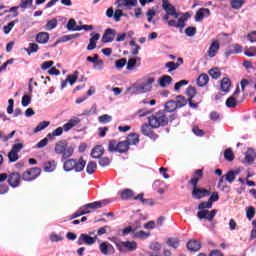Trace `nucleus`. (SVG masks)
Returning <instances> with one entry per match:
<instances>
[{
  "label": "nucleus",
  "instance_id": "dca6fc26",
  "mask_svg": "<svg viewBox=\"0 0 256 256\" xmlns=\"http://www.w3.org/2000/svg\"><path fill=\"white\" fill-rule=\"evenodd\" d=\"M21 183V175L17 172H13L8 176V184L10 187H19Z\"/></svg>",
  "mask_w": 256,
  "mask_h": 256
},
{
  "label": "nucleus",
  "instance_id": "6e6d98bb",
  "mask_svg": "<svg viewBox=\"0 0 256 256\" xmlns=\"http://www.w3.org/2000/svg\"><path fill=\"white\" fill-rule=\"evenodd\" d=\"M141 133L149 137V135H151V126L148 124H143L141 126Z\"/></svg>",
  "mask_w": 256,
  "mask_h": 256
},
{
  "label": "nucleus",
  "instance_id": "412c9836",
  "mask_svg": "<svg viewBox=\"0 0 256 256\" xmlns=\"http://www.w3.org/2000/svg\"><path fill=\"white\" fill-rule=\"evenodd\" d=\"M187 249L189 251L197 252L201 249V242L199 240L192 239L187 243Z\"/></svg>",
  "mask_w": 256,
  "mask_h": 256
},
{
  "label": "nucleus",
  "instance_id": "5fc2aeb1",
  "mask_svg": "<svg viewBox=\"0 0 256 256\" xmlns=\"http://www.w3.org/2000/svg\"><path fill=\"white\" fill-rule=\"evenodd\" d=\"M167 245L173 247V249H177L179 247V239L177 238H170L167 240Z\"/></svg>",
  "mask_w": 256,
  "mask_h": 256
},
{
  "label": "nucleus",
  "instance_id": "aec40b11",
  "mask_svg": "<svg viewBox=\"0 0 256 256\" xmlns=\"http://www.w3.org/2000/svg\"><path fill=\"white\" fill-rule=\"evenodd\" d=\"M113 39H115V30L108 28L106 29L103 37L102 42L103 43H112Z\"/></svg>",
  "mask_w": 256,
  "mask_h": 256
},
{
  "label": "nucleus",
  "instance_id": "4c0bfd02",
  "mask_svg": "<svg viewBox=\"0 0 256 256\" xmlns=\"http://www.w3.org/2000/svg\"><path fill=\"white\" fill-rule=\"evenodd\" d=\"M96 169H97V163L90 161L86 167V173H88V175H93Z\"/></svg>",
  "mask_w": 256,
  "mask_h": 256
},
{
  "label": "nucleus",
  "instance_id": "13d9d810",
  "mask_svg": "<svg viewBox=\"0 0 256 256\" xmlns=\"http://www.w3.org/2000/svg\"><path fill=\"white\" fill-rule=\"evenodd\" d=\"M134 201H137L139 199V201H141V203H143V205H149V203H151L150 199H144L143 198V193L138 194L136 197H133Z\"/></svg>",
  "mask_w": 256,
  "mask_h": 256
},
{
  "label": "nucleus",
  "instance_id": "39448f33",
  "mask_svg": "<svg viewBox=\"0 0 256 256\" xmlns=\"http://www.w3.org/2000/svg\"><path fill=\"white\" fill-rule=\"evenodd\" d=\"M55 153L62 155V159H69L73 155V147L68 146L67 140H61L55 144Z\"/></svg>",
  "mask_w": 256,
  "mask_h": 256
},
{
  "label": "nucleus",
  "instance_id": "72a5a7b5",
  "mask_svg": "<svg viewBox=\"0 0 256 256\" xmlns=\"http://www.w3.org/2000/svg\"><path fill=\"white\" fill-rule=\"evenodd\" d=\"M231 87V80L229 78H223L221 81V91L227 93Z\"/></svg>",
  "mask_w": 256,
  "mask_h": 256
},
{
  "label": "nucleus",
  "instance_id": "4468645a",
  "mask_svg": "<svg viewBox=\"0 0 256 256\" xmlns=\"http://www.w3.org/2000/svg\"><path fill=\"white\" fill-rule=\"evenodd\" d=\"M99 249L102 255H113V253H115V248L109 242H102L99 245Z\"/></svg>",
  "mask_w": 256,
  "mask_h": 256
},
{
  "label": "nucleus",
  "instance_id": "ddd939ff",
  "mask_svg": "<svg viewBox=\"0 0 256 256\" xmlns=\"http://www.w3.org/2000/svg\"><path fill=\"white\" fill-rule=\"evenodd\" d=\"M162 8L164 9V11H166V13H168V15L174 17V19L179 18L177 10H175V7L171 3H169V0H162Z\"/></svg>",
  "mask_w": 256,
  "mask_h": 256
},
{
  "label": "nucleus",
  "instance_id": "69168bd1",
  "mask_svg": "<svg viewBox=\"0 0 256 256\" xmlns=\"http://www.w3.org/2000/svg\"><path fill=\"white\" fill-rule=\"evenodd\" d=\"M187 37H193L197 33V28L195 27H188L185 30Z\"/></svg>",
  "mask_w": 256,
  "mask_h": 256
},
{
  "label": "nucleus",
  "instance_id": "bb28decb",
  "mask_svg": "<svg viewBox=\"0 0 256 256\" xmlns=\"http://www.w3.org/2000/svg\"><path fill=\"white\" fill-rule=\"evenodd\" d=\"M239 173H241V170L236 169V170H231L229 172H227V174L225 175V179L228 183H233V181H235V177L237 175H239Z\"/></svg>",
  "mask_w": 256,
  "mask_h": 256
},
{
  "label": "nucleus",
  "instance_id": "58836bf2",
  "mask_svg": "<svg viewBox=\"0 0 256 256\" xmlns=\"http://www.w3.org/2000/svg\"><path fill=\"white\" fill-rule=\"evenodd\" d=\"M129 151V143L127 141L119 142L118 143V153H126Z\"/></svg>",
  "mask_w": 256,
  "mask_h": 256
},
{
  "label": "nucleus",
  "instance_id": "f257e3e1",
  "mask_svg": "<svg viewBox=\"0 0 256 256\" xmlns=\"http://www.w3.org/2000/svg\"><path fill=\"white\" fill-rule=\"evenodd\" d=\"M201 179H203V170H195L194 176L190 180V185L194 187L192 190V197L194 199H203V197H209V195H211L209 190L197 187V183H199Z\"/></svg>",
  "mask_w": 256,
  "mask_h": 256
},
{
  "label": "nucleus",
  "instance_id": "cd10ccee",
  "mask_svg": "<svg viewBox=\"0 0 256 256\" xmlns=\"http://www.w3.org/2000/svg\"><path fill=\"white\" fill-rule=\"evenodd\" d=\"M256 153L253 148H249L245 153V161L246 163H253L255 161Z\"/></svg>",
  "mask_w": 256,
  "mask_h": 256
},
{
  "label": "nucleus",
  "instance_id": "a211bd4d",
  "mask_svg": "<svg viewBox=\"0 0 256 256\" xmlns=\"http://www.w3.org/2000/svg\"><path fill=\"white\" fill-rule=\"evenodd\" d=\"M90 35L92 37L89 40V44L87 46V51H93V49H96L97 41H99V39H101V34H99V33H96V34L91 33Z\"/></svg>",
  "mask_w": 256,
  "mask_h": 256
},
{
  "label": "nucleus",
  "instance_id": "052dcab7",
  "mask_svg": "<svg viewBox=\"0 0 256 256\" xmlns=\"http://www.w3.org/2000/svg\"><path fill=\"white\" fill-rule=\"evenodd\" d=\"M232 9H241L243 7V0H232Z\"/></svg>",
  "mask_w": 256,
  "mask_h": 256
},
{
  "label": "nucleus",
  "instance_id": "473e14b6",
  "mask_svg": "<svg viewBox=\"0 0 256 256\" xmlns=\"http://www.w3.org/2000/svg\"><path fill=\"white\" fill-rule=\"evenodd\" d=\"M66 28L68 31H81V28L77 26V22L73 18L68 21Z\"/></svg>",
  "mask_w": 256,
  "mask_h": 256
},
{
  "label": "nucleus",
  "instance_id": "603ef678",
  "mask_svg": "<svg viewBox=\"0 0 256 256\" xmlns=\"http://www.w3.org/2000/svg\"><path fill=\"white\" fill-rule=\"evenodd\" d=\"M121 197H122V199H124V200L133 199V191L130 190V189L124 190V191H122V193H121Z\"/></svg>",
  "mask_w": 256,
  "mask_h": 256
},
{
  "label": "nucleus",
  "instance_id": "ea45409f",
  "mask_svg": "<svg viewBox=\"0 0 256 256\" xmlns=\"http://www.w3.org/2000/svg\"><path fill=\"white\" fill-rule=\"evenodd\" d=\"M16 23H19V20H14V21L10 22L8 25L3 27V31H4L5 35H9L11 33V31L13 30V27H15Z\"/></svg>",
  "mask_w": 256,
  "mask_h": 256
},
{
  "label": "nucleus",
  "instance_id": "b1692460",
  "mask_svg": "<svg viewBox=\"0 0 256 256\" xmlns=\"http://www.w3.org/2000/svg\"><path fill=\"white\" fill-rule=\"evenodd\" d=\"M104 151L105 149L103 148V146L98 145L92 149L91 157H93V159H99V157L103 155Z\"/></svg>",
  "mask_w": 256,
  "mask_h": 256
},
{
  "label": "nucleus",
  "instance_id": "a19ab883",
  "mask_svg": "<svg viewBox=\"0 0 256 256\" xmlns=\"http://www.w3.org/2000/svg\"><path fill=\"white\" fill-rule=\"evenodd\" d=\"M178 109H181V107H185L187 105V99L183 96H177L175 101Z\"/></svg>",
  "mask_w": 256,
  "mask_h": 256
},
{
  "label": "nucleus",
  "instance_id": "680f3d73",
  "mask_svg": "<svg viewBox=\"0 0 256 256\" xmlns=\"http://www.w3.org/2000/svg\"><path fill=\"white\" fill-rule=\"evenodd\" d=\"M121 17H123V10L117 9L113 16L114 21H116V23H119V21H121Z\"/></svg>",
  "mask_w": 256,
  "mask_h": 256
},
{
  "label": "nucleus",
  "instance_id": "c9c22d12",
  "mask_svg": "<svg viewBox=\"0 0 256 256\" xmlns=\"http://www.w3.org/2000/svg\"><path fill=\"white\" fill-rule=\"evenodd\" d=\"M126 143L129 145H137L139 143V136L137 134H130L127 137Z\"/></svg>",
  "mask_w": 256,
  "mask_h": 256
},
{
  "label": "nucleus",
  "instance_id": "4be33fe9",
  "mask_svg": "<svg viewBox=\"0 0 256 256\" xmlns=\"http://www.w3.org/2000/svg\"><path fill=\"white\" fill-rule=\"evenodd\" d=\"M167 25L169 27H176V29H183L185 27V18H179L178 22L177 20H170Z\"/></svg>",
  "mask_w": 256,
  "mask_h": 256
},
{
  "label": "nucleus",
  "instance_id": "0eeeda50",
  "mask_svg": "<svg viewBox=\"0 0 256 256\" xmlns=\"http://www.w3.org/2000/svg\"><path fill=\"white\" fill-rule=\"evenodd\" d=\"M116 247L120 251V253H129L132 251H137V242L135 241L117 242Z\"/></svg>",
  "mask_w": 256,
  "mask_h": 256
},
{
  "label": "nucleus",
  "instance_id": "5701e85b",
  "mask_svg": "<svg viewBox=\"0 0 256 256\" xmlns=\"http://www.w3.org/2000/svg\"><path fill=\"white\" fill-rule=\"evenodd\" d=\"M173 82V78L169 75H164L161 78H159L158 83L160 87L165 89V87H169V84Z\"/></svg>",
  "mask_w": 256,
  "mask_h": 256
},
{
  "label": "nucleus",
  "instance_id": "0e129e2a",
  "mask_svg": "<svg viewBox=\"0 0 256 256\" xmlns=\"http://www.w3.org/2000/svg\"><path fill=\"white\" fill-rule=\"evenodd\" d=\"M30 104H31V96L24 95L22 97V107H29Z\"/></svg>",
  "mask_w": 256,
  "mask_h": 256
},
{
  "label": "nucleus",
  "instance_id": "2f4dec72",
  "mask_svg": "<svg viewBox=\"0 0 256 256\" xmlns=\"http://www.w3.org/2000/svg\"><path fill=\"white\" fill-rule=\"evenodd\" d=\"M233 53H243V47L239 44L232 45L230 50L226 51V55H233Z\"/></svg>",
  "mask_w": 256,
  "mask_h": 256
},
{
  "label": "nucleus",
  "instance_id": "f03ea898",
  "mask_svg": "<svg viewBox=\"0 0 256 256\" xmlns=\"http://www.w3.org/2000/svg\"><path fill=\"white\" fill-rule=\"evenodd\" d=\"M170 121H175V115H171L170 118L167 117L164 111H158L152 116L148 117L149 126L152 129H159V127H165Z\"/></svg>",
  "mask_w": 256,
  "mask_h": 256
},
{
  "label": "nucleus",
  "instance_id": "a878e982",
  "mask_svg": "<svg viewBox=\"0 0 256 256\" xmlns=\"http://www.w3.org/2000/svg\"><path fill=\"white\" fill-rule=\"evenodd\" d=\"M37 43L45 45L49 41V33L47 32H40L36 36Z\"/></svg>",
  "mask_w": 256,
  "mask_h": 256
},
{
  "label": "nucleus",
  "instance_id": "2eb2a0df",
  "mask_svg": "<svg viewBox=\"0 0 256 256\" xmlns=\"http://www.w3.org/2000/svg\"><path fill=\"white\" fill-rule=\"evenodd\" d=\"M115 5H117L118 9H131V7L137 5V0H117Z\"/></svg>",
  "mask_w": 256,
  "mask_h": 256
},
{
  "label": "nucleus",
  "instance_id": "c03bdc74",
  "mask_svg": "<svg viewBox=\"0 0 256 256\" xmlns=\"http://www.w3.org/2000/svg\"><path fill=\"white\" fill-rule=\"evenodd\" d=\"M126 63H127L126 69H127L128 71H134V70H135V67L137 66V59H135V58H130V59L128 60V62H126Z\"/></svg>",
  "mask_w": 256,
  "mask_h": 256
},
{
  "label": "nucleus",
  "instance_id": "79ce46f5",
  "mask_svg": "<svg viewBox=\"0 0 256 256\" xmlns=\"http://www.w3.org/2000/svg\"><path fill=\"white\" fill-rule=\"evenodd\" d=\"M78 78H79V72L75 71L72 75L67 76L66 81L69 84L74 85Z\"/></svg>",
  "mask_w": 256,
  "mask_h": 256
},
{
  "label": "nucleus",
  "instance_id": "09e8293b",
  "mask_svg": "<svg viewBox=\"0 0 256 256\" xmlns=\"http://www.w3.org/2000/svg\"><path fill=\"white\" fill-rule=\"evenodd\" d=\"M224 159H226V161H233V159H235V155L233 154V150H231V148L225 150Z\"/></svg>",
  "mask_w": 256,
  "mask_h": 256
},
{
  "label": "nucleus",
  "instance_id": "864d4df0",
  "mask_svg": "<svg viewBox=\"0 0 256 256\" xmlns=\"http://www.w3.org/2000/svg\"><path fill=\"white\" fill-rule=\"evenodd\" d=\"M113 117H111L109 114H104L98 118L99 123H111Z\"/></svg>",
  "mask_w": 256,
  "mask_h": 256
},
{
  "label": "nucleus",
  "instance_id": "774afa93",
  "mask_svg": "<svg viewBox=\"0 0 256 256\" xmlns=\"http://www.w3.org/2000/svg\"><path fill=\"white\" fill-rule=\"evenodd\" d=\"M247 39L248 41H250V43H256V31H252L251 33H249L247 35Z\"/></svg>",
  "mask_w": 256,
  "mask_h": 256
},
{
  "label": "nucleus",
  "instance_id": "f8f14e48",
  "mask_svg": "<svg viewBox=\"0 0 256 256\" xmlns=\"http://www.w3.org/2000/svg\"><path fill=\"white\" fill-rule=\"evenodd\" d=\"M219 49H221V43L219 42V40H213L207 50L208 57H210V59L217 57Z\"/></svg>",
  "mask_w": 256,
  "mask_h": 256
},
{
  "label": "nucleus",
  "instance_id": "20e7f679",
  "mask_svg": "<svg viewBox=\"0 0 256 256\" xmlns=\"http://www.w3.org/2000/svg\"><path fill=\"white\" fill-rule=\"evenodd\" d=\"M85 165H87V162L83 160V158H80L79 160L75 159H68L64 162V171H73V169L76 171V173H81L85 169Z\"/></svg>",
  "mask_w": 256,
  "mask_h": 256
},
{
  "label": "nucleus",
  "instance_id": "bf43d9fd",
  "mask_svg": "<svg viewBox=\"0 0 256 256\" xmlns=\"http://www.w3.org/2000/svg\"><path fill=\"white\" fill-rule=\"evenodd\" d=\"M108 149L111 153H115V151H118V143L115 140H111L108 144Z\"/></svg>",
  "mask_w": 256,
  "mask_h": 256
},
{
  "label": "nucleus",
  "instance_id": "e433bc0d",
  "mask_svg": "<svg viewBox=\"0 0 256 256\" xmlns=\"http://www.w3.org/2000/svg\"><path fill=\"white\" fill-rule=\"evenodd\" d=\"M51 125V122L49 121H42L40 122L36 128L34 129V133H39L40 131H43L44 129H47V127Z\"/></svg>",
  "mask_w": 256,
  "mask_h": 256
},
{
  "label": "nucleus",
  "instance_id": "6ab92c4d",
  "mask_svg": "<svg viewBox=\"0 0 256 256\" xmlns=\"http://www.w3.org/2000/svg\"><path fill=\"white\" fill-rule=\"evenodd\" d=\"M81 123V119L75 117L70 119L66 124H64L62 126V129H64V131L67 133V131H71V129H73V127H77V125Z\"/></svg>",
  "mask_w": 256,
  "mask_h": 256
},
{
  "label": "nucleus",
  "instance_id": "a18cd8bd",
  "mask_svg": "<svg viewBox=\"0 0 256 256\" xmlns=\"http://www.w3.org/2000/svg\"><path fill=\"white\" fill-rule=\"evenodd\" d=\"M209 75L212 79H219L221 77V70L219 68H212L209 70Z\"/></svg>",
  "mask_w": 256,
  "mask_h": 256
},
{
  "label": "nucleus",
  "instance_id": "9d476101",
  "mask_svg": "<svg viewBox=\"0 0 256 256\" xmlns=\"http://www.w3.org/2000/svg\"><path fill=\"white\" fill-rule=\"evenodd\" d=\"M41 175V169L34 167L26 170L22 174L23 181H34V179H37Z\"/></svg>",
  "mask_w": 256,
  "mask_h": 256
},
{
  "label": "nucleus",
  "instance_id": "e2e57ef3",
  "mask_svg": "<svg viewBox=\"0 0 256 256\" xmlns=\"http://www.w3.org/2000/svg\"><path fill=\"white\" fill-rule=\"evenodd\" d=\"M50 241H52V243L63 241V236L52 233L50 234Z\"/></svg>",
  "mask_w": 256,
  "mask_h": 256
},
{
  "label": "nucleus",
  "instance_id": "3c124183",
  "mask_svg": "<svg viewBox=\"0 0 256 256\" xmlns=\"http://www.w3.org/2000/svg\"><path fill=\"white\" fill-rule=\"evenodd\" d=\"M8 159L10 163H15L16 161H19V154L10 150V152L8 153Z\"/></svg>",
  "mask_w": 256,
  "mask_h": 256
},
{
  "label": "nucleus",
  "instance_id": "c85d7f7f",
  "mask_svg": "<svg viewBox=\"0 0 256 256\" xmlns=\"http://www.w3.org/2000/svg\"><path fill=\"white\" fill-rule=\"evenodd\" d=\"M178 108L177 106V102H175V100H170L168 102H166L165 104V111H167V113H173V111H176Z\"/></svg>",
  "mask_w": 256,
  "mask_h": 256
},
{
  "label": "nucleus",
  "instance_id": "7ed1b4c3",
  "mask_svg": "<svg viewBox=\"0 0 256 256\" xmlns=\"http://www.w3.org/2000/svg\"><path fill=\"white\" fill-rule=\"evenodd\" d=\"M213 204L208 200L207 202H202L199 204L198 208L202 209L197 213L198 219H205L206 221H213L215 215H217V210L208 211L205 209H211Z\"/></svg>",
  "mask_w": 256,
  "mask_h": 256
},
{
  "label": "nucleus",
  "instance_id": "7c9ffc66",
  "mask_svg": "<svg viewBox=\"0 0 256 256\" xmlns=\"http://www.w3.org/2000/svg\"><path fill=\"white\" fill-rule=\"evenodd\" d=\"M63 131V127H58L52 133L47 134V138L53 141L55 137H61V135H63Z\"/></svg>",
  "mask_w": 256,
  "mask_h": 256
},
{
  "label": "nucleus",
  "instance_id": "8fccbe9b",
  "mask_svg": "<svg viewBox=\"0 0 256 256\" xmlns=\"http://www.w3.org/2000/svg\"><path fill=\"white\" fill-rule=\"evenodd\" d=\"M33 6V0H21V3L18 7L20 9H30Z\"/></svg>",
  "mask_w": 256,
  "mask_h": 256
},
{
  "label": "nucleus",
  "instance_id": "49530a36",
  "mask_svg": "<svg viewBox=\"0 0 256 256\" xmlns=\"http://www.w3.org/2000/svg\"><path fill=\"white\" fill-rule=\"evenodd\" d=\"M127 65V58H121L119 60L115 61V68L120 71V69H123Z\"/></svg>",
  "mask_w": 256,
  "mask_h": 256
},
{
  "label": "nucleus",
  "instance_id": "f704fd0d",
  "mask_svg": "<svg viewBox=\"0 0 256 256\" xmlns=\"http://www.w3.org/2000/svg\"><path fill=\"white\" fill-rule=\"evenodd\" d=\"M81 37V34H69V35H64L60 38L61 43H67V41H73V39H77Z\"/></svg>",
  "mask_w": 256,
  "mask_h": 256
},
{
  "label": "nucleus",
  "instance_id": "c756f323",
  "mask_svg": "<svg viewBox=\"0 0 256 256\" xmlns=\"http://www.w3.org/2000/svg\"><path fill=\"white\" fill-rule=\"evenodd\" d=\"M209 83V75L207 74H201L197 79V85L198 87H205Z\"/></svg>",
  "mask_w": 256,
  "mask_h": 256
},
{
  "label": "nucleus",
  "instance_id": "37998d69",
  "mask_svg": "<svg viewBox=\"0 0 256 256\" xmlns=\"http://www.w3.org/2000/svg\"><path fill=\"white\" fill-rule=\"evenodd\" d=\"M57 27V18H53L46 23V31H53Z\"/></svg>",
  "mask_w": 256,
  "mask_h": 256
},
{
  "label": "nucleus",
  "instance_id": "4d7b16f0",
  "mask_svg": "<svg viewBox=\"0 0 256 256\" xmlns=\"http://www.w3.org/2000/svg\"><path fill=\"white\" fill-rule=\"evenodd\" d=\"M93 69H95V71H103V69H105V63L103 62V60H98L93 65Z\"/></svg>",
  "mask_w": 256,
  "mask_h": 256
},
{
  "label": "nucleus",
  "instance_id": "9b49d317",
  "mask_svg": "<svg viewBox=\"0 0 256 256\" xmlns=\"http://www.w3.org/2000/svg\"><path fill=\"white\" fill-rule=\"evenodd\" d=\"M238 95H239V88L236 89L233 96H230L226 100V107H228L229 109H235V107L241 105V103H243V100H237Z\"/></svg>",
  "mask_w": 256,
  "mask_h": 256
},
{
  "label": "nucleus",
  "instance_id": "423d86ee",
  "mask_svg": "<svg viewBox=\"0 0 256 256\" xmlns=\"http://www.w3.org/2000/svg\"><path fill=\"white\" fill-rule=\"evenodd\" d=\"M101 202H92L82 206L76 213L73 215V219L77 217H81V215H87V213H91V211H95L97 209H101Z\"/></svg>",
  "mask_w": 256,
  "mask_h": 256
},
{
  "label": "nucleus",
  "instance_id": "6e6552de",
  "mask_svg": "<svg viewBox=\"0 0 256 256\" xmlns=\"http://www.w3.org/2000/svg\"><path fill=\"white\" fill-rule=\"evenodd\" d=\"M155 83L154 78H148L146 82L139 84L134 87V93H149L153 89V84Z\"/></svg>",
  "mask_w": 256,
  "mask_h": 256
},
{
  "label": "nucleus",
  "instance_id": "393cba45",
  "mask_svg": "<svg viewBox=\"0 0 256 256\" xmlns=\"http://www.w3.org/2000/svg\"><path fill=\"white\" fill-rule=\"evenodd\" d=\"M57 169V162L55 160L44 163V171L46 173H53Z\"/></svg>",
  "mask_w": 256,
  "mask_h": 256
},
{
  "label": "nucleus",
  "instance_id": "f3484780",
  "mask_svg": "<svg viewBox=\"0 0 256 256\" xmlns=\"http://www.w3.org/2000/svg\"><path fill=\"white\" fill-rule=\"evenodd\" d=\"M211 15V10L208 8H200L195 14V21L199 23V21H203L205 17H209Z\"/></svg>",
  "mask_w": 256,
  "mask_h": 256
},
{
  "label": "nucleus",
  "instance_id": "1a4fd4ad",
  "mask_svg": "<svg viewBox=\"0 0 256 256\" xmlns=\"http://www.w3.org/2000/svg\"><path fill=\"white\" fill-rule=\"evenodd\" d=\"M95 232H90V234H81L77 240L78 245H95L97 242V235ZM91 235H94L93 237Z\"/></svg>",
  "mask_w": 256,
  "mask_h": 256
},
{
  "label": "nucleus",
  "instance_id": "338daca9",
  "mask_svg": "<svg viewBox=\"0 0 256 256\" xmlns=\"http://www.w3.org/2000/svg\"><path fill=\"white\" fill-rule=\"evenodd\" d=\"M186 93H187L188 97H190L189 99H193L194 96L197 95V90L195 89V87L190 86V87H188Z\"/></svg>",
  "mask_w": 256,
  "mask_h": 256
},
{
  "label": "nucleus",
  "instance_id": "de8ad7c7",
  "mask_svg": "<svg viewBox=\"0 0 256 256\" xmlns=\"http://www.w3.org/2000/svg\"><path fill=\"white\" fill-rule=\"evenodd\" d=\"M165 67L168 69V73H171V71H175L179 69V63H175L173 61L168 62L165 64Z\"/></svg>",
  "mask_w": 256,
  "mask_h": 256
}]
</instances>
